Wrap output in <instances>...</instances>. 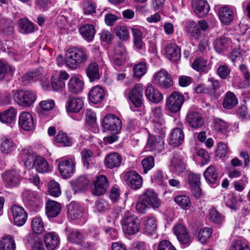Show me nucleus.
Instances as JSON below:
<instances>
[{"label": "nucleus", "mask_w": 250, "mask_h": 250, "mask_svg": "<svg viewBox=\"0 0 250 250\" xmlns=\"http://www.w3.org/2000/svg\"><path fill=\"white\" fill-rule=\"evenodd\" d=\"M36 170L40 173L47 172L49 171V166L46 160L40 156L36 157L34 162Z\"/></svg>", "instance_id": "a18cd8bd"}, {"label": "nucleus", "mask_w": 250, "mask_h": 250, "mask_svg": "<svg viewBox=\"0 0 250 250\" xmlns=\"http://www.w3.org/2000/svg\"><path fill=\"white\" fill-rule=\"evenodd\" d=\"M214 127L218 132L225 134L229 128V124L225 121L220 119H216L214 121Z\"/></svg>", "instance_id": "680f3d73"}, {"label": "nucleus", "mask_w": 250, "mask_h": 250, "mask_svg": "<svg viewBox=\"0 0 250 250\" xmlns=\"http://www.w3.org/2000/svg\"><path fill=\"white\" fill-rule=\"evenodd\" d=\"M147 204L156 209L159 208L161 202L157 194L152 189H147L141 195Z\"/></svg>", "instance_id": "2eb2a0df"}, {"label": "nucleus", "mask_w": 250, "mask_h": 250, "mask_svg": "<svg viewBox=\"0 0 250 250\" xmlns=\"http://www.w3.org/2000/svg\"><path fill=\"white\" fill-rule=\"evenodd\" d=\"M15 68L4 60H0V81L3 80L9 75H13Z\"/></svg>", "instance_id": "ea45409f"}, {"label": "nucleus", "mask_w": 250, "mask_h": 250, "mask_svg": "<svg viewBox=\"0 0 250 250\" xmlns=\"http://www.w3.org/2000/svg\"><path fill=\"white\" fill-rule=\"evenodd\" d=\"M11 211L15 224L18 226L23 225L25 223L27 217V214L23 208L15 205L12 206Z\"/></svg>", "instance_id": "a211bd4d"}, {"label": "nucleus", "mask_w": 250, "mask_h": 250, "mask_svg": "<svg viewBox=\"0 0 250 250\" xmlns=\"http://www.w3.org/2000/svg\"><path fill=\"white\" fill-rule=\"evenodd\" d=\"M75 163L73 158L61 161L58 164V167L61 176L64 179L71 177L75 170Z\"/></svg>", "instance_id": "f8f14e48"}, {"label": "nucleus", "mask_w": 250, "mask_h": 250, "mask_svg": "<svg viewBox=\"0 0 250 250\" xmlns=\"http://www.w3.org/2000/svg\"><path fill=\"white\" fill-rule=\"evenodd\" d=\"M200 178V175L195 173L189 174L188 178L189 188L196 198H199L201 194Z\"/></svg>", "instance_id": "aec40b11"}, {"label": "nucleus", "mask_w": 250, "mask_h": 250, "mask_svg": "<svg viewBox=\"0 0 250 250\" xmlns=\"http://www.w3.org/2000/svg\"><path fill=\"white\" fill-rule=\"evenodd\" d=\"M166 57L172 62L179 60L181 57V50L175 43H169L165 48Z\"/></svg>", "instance_id": "4be33fe9"}, {"label": "nucleus", "mask_w": 250, "mask_h": 250, "mask_svg": "<svg viewBox=\"0 0 250 250\" xmlns=\"http://www.w3.org/2000/svg\"><path fill=\"white\" fill-rule=\"evenodd\" d=\"M128 97L135 107H141L144 104L143 85L140 83L135 84L129 92Z\"/></svg>", "instance_id": "9b49d317"}, {"label": "nucleus", "mask_w": 250, "mask_h": 250, "mask_svg": "<svg viewBox=\"0 0 250 250\" xmlns=\"http://www.w3.org/2000/svg\"><path fill=\"white\" fill-rule=\"evenodd\" d=\"M212 233V230L209 227H204L201 228L198 233V238L199 241L204 243L207 240L210 238Z\"/></svg>", "instance_id": "69168bd1"}, {"label": "nucleus", "mask_w": 250, "mask_h": 250, "mask_svg": "<svg viewBox=\"0 0 250 250\" xmlns=\"http://www.w3.org/2000/svg\"><path fill=\"white\" fill-rule=\"evenodd\" d=\"M154 131L156 134H149L146 148L148 151L155 153L162 152L165 149V143L163 137L165 135L163 127H154Z\"/></svg>", "instance_id": "f03ea898"}, {"label": "nucleus", "mask_w": 250, "mask_h": 250, "mask_svg": "<svg viewBox=\"0 0 250 250\" xmlns=\"http://www.w3.org/2000/svg\"><path fill=\"white\" fill-rule=\"evenodd\" d=\"M104 91L100 86L93 87L89 93L90 101L93 104H98L101 102L104 97Z\"/></svg>", "instance_id": "c756f323"}, {"label": "nucleus", "mask_w": 250, "mask_h": 250, "mask_svg": "<svg viewBox=\"0 0 250 250\" xmlns=\"http://www.w3.org/2000/svg\"><path fill=\"white\" fill-rule=\"evenodd\" d=\"M153 83L164 89L168 88L173 84L170 74L164 69H161L155 74L153 78Z\"/></svg>", "instance_id": "0eeeda50"}, {"label": "nucleus", "mask_w": 250, "mask_h": 250, "mask_svg": "<svg viewBox=\"0 0 250 250\" xmlns=\"http://www.w3.org/2000/svg\"><path fill=\"white\" fill-rule=\"evenodd\" d=\"M94 189L93 193L95 195L101 196L104 194L109 187V183L104 175H99L93 182Z\"/></svg>", "instance_id": "4468645a"}, {"label": "nucleus", "mask_w": 250, "mask_h": 250, "mask_svg": "<svg viewBox=\"0 0 250 250\" xmlns=\"http://www.w3.org/2000/svg\"><path fill=\"white\" fill-rule=\"evenodd\" d=\"M83 82L76 76L72 77L69 80L68 88L70 92L78 94L81 92L83 88Z\"/></svg>", "instance_id": "473e14b6"}, {"label": "nucleus", "mask_w": 250, "mask_h": 250, "mask_svg": "<svg viewBox=\"0 0 250 250\" xmlns=\"http://www.w3.org/2000/svg\"><path fill=\"white\" fill-rule=\"evenodd\" d=\"M147 69L146 62L138 63L133 67L134 75L137 78H140L146 73Z\"/></svg>", "instance_id": "e2e57ef3"}, {"label": "nucleus", "mask_w": 250, "mask_h": 250, "mask_svg": "<svg viewBox=\"0 0 250 250\" xmlns=\"http://www.w3.org/2000/svg\"><path fill=\"white\" fill-rule=\"evenodd\" d=\"M83 106V101L80 98H70L66 104L67 111L72 113H78Z\"/></svg>", "instance_id": "bb28decb"}, {"label": "nucleus", "mask_w": 250, "mask_h": 250, "mask_svg": "<svg viewBox=\"0 0 250 250\" xmlns=\"http://www.w3.org/2000/svg\"><path fill=\"white\" fill-rule=\"evenodd\" d=\"M163 115L161 108L159 106L152 108L150 118L152 122L154 123V127H160L162 126Z\"/></svg>", "instance_id": "a19ab883"}, {"label": "nucleus", "mask_w": 250, "mask_h": 250, "mask_svg": "<svg viewBox=\"0 0 250 250\" xmlns=\"http://www.w3.org/2000/svg\"><path fill=\"white\" fill-rule=\"evenodd\" d=\"M114 31L117 37L121 41H127L130 38L129 32L125 26H117L114 28Z\"/></svg>", "instance_id": "5fc2aeb1"}, {"label": "nucleus", "mask_w": 250, "mask_h": 250, "mask_svg": "<svg viewBox=\"0 0 250 250\" xmlns=\"http://www.w3.org/2000/svg\"><path fill=\"white\" fill-rule=\"evenodd\" d=\"M186 29L187 32L190 34V36L196 39H199L201 36V31L198 25L193 21L187 22Z\"/></svg>", "instance_id": "c03bdc74"}, {"label": "nucleus", "mask_w": 250, "mask_h": 250, "mask_svg": "<svg viewBox=\"0 0 250 250\" xmlns=\"http://www.w3.org/2000/svg\"><path fill=\"white\" fill-rule=\"evenodd\" d=\"M44 241L48 250H54L59 245L60 238L55 232H48L45 234Z\"/></svg>", "instance_id": "2f4dec72"}, {"label": "nucleus", "mask_w": 250, "mask_h": 250, "mask_svg": "<svg viewBox=\"0 0 250 250\" xmlns=\"http://www.w3.org/2000/svg\"><path fill=\"white\" fill-rule=\"evenodd\" d=\"M42 72L43 69L38 68L33 71L27 73L22 77L21 83L25 85L37 81L42 77Z\"/></svg>", "instance_id": "c85d7f7f"}, {"label": "nucleus", "mask_w": 250, "mask_h": 250, "mask_svg": "<svg viewBox=\"0 0 250 250\" xmlns=\"http://www.w3.org/2000/svg\"><path fill=\"white\" fill-rule=\"evenodd\" d=\"M238 103V100L234 94L228 91L223 102V106L226 109H231Z\"/></svg>", "instance_id": "de8ad7c7"}, {"label": "nucleus", "mask_w": 250, "mask_h": 250, "mask_svg": "<svg viewBox=\"0 0 250 250\" xmlns=\"http://www.w3.org/2000/svg\"><path fill=\"white\" fill-rule=\"evenodd\" d=\"M2 177L5 186L8 188L17 186L21 180L20 170L15 168L5 171L2 174Z\"/></svg>", "instance_id": "6e6552de"}, {"label": "nucleus", "mask_w": 250, "mask_h": 250, "mask_svg": "<svg viewBox=\"0 0 250 250\" xmlns=\"http://www.w3.org/2000/svg\"><path fill=\"white\" fill-rule=\"evenodd\" d=\"M51 89L56 91H62L65 87L64 82L55 75H53L51 77Z\"/></svg>", "instance_id": "052dcab7"}, {"label": "nucleus", "mask_w": 250, "mask_h": 250, "mask_svg": "<svg viewBox=\"0 0 250 250\" xmlns=\"http://www.w3.org/2000/svg\"><path fill=\"white\" fill-rule=\"evenodd\" d=\"M48 192L52 196L58 197L61 194L59 184L54 180L51 181L48 185Z\"/></svg>", "instance_id": "338daca9"}, {"label": "nucleus", "mask_w": 250, "mask_h": 250, "mask_svg": "<svg viewBox=\"0 0 250 250\" xmlns=\"http://www.w3.org/2000/svg\"><path fill=\"white\" fill-rule=\"evenodd\" d=\"M123 178L127 185L134 189L140 188L143 184V178L136 171L130 170L125 171Z\"/></svg>", "instance_id": "1a4fd4ad"}, {"label": "nucleus", "mask_w": 250, "mask_h": 250, "mask_svg": "<svg viewBox=\"0 0 250 250\" xmlns=\"http://www.w3.org/2000/svg\"><path fill=\"white\" fill-rule=\"evenodd\" d=\"M174 200L175 202L183 209H188L190 207V200L189 197L187 195H178L175 197Z\"/></svg>", "instance_id": "4d7b16f0"}, {"label": "nucleus", "mask_w": 250, "mask_h": 250, "mask_svg": "<svg viewBox=\"0 0 250 250\" xmlns=\"http://www.w3.org/2000/svg\"><path fill=\"white\" fill-rule=\"evenodd\" d=\"M86 72L91 82L100 78L99 67L98 64L95 62H92L88 65Z\"/></svg>", "instance_id": "49530a36"}, {"label": "nucleus", "mask_w": 250, "mask_h": 250, "mask_svg": "<svg viewBox=\"0 0 250 250\" xmlns=\"http://www.w3.org/2000/svg\"><path fill=\"white\" fill-rule=\"evenodd\" d=\"M55 106L54 101L52 99H47L41 101L39 104L40 108L38 109L39 114L52 110Z\"/></svg>", "instance_id": "bf43d9fd"}, {"label": "nucleus", "mask_w": 250, "mask_h": 250, "mask_svg": "<svg viewBox=\"0 0 250 250\" xmlns=\"http://www.w3.org/2000/svg\"><path fill=\"white\" fill-rule=\"evenodd\" d=\"M31 228L35 233L40 234L44 231L43 222L41 217H36L32 220Z\"/></svg>", "instance_id": "6e6d98bb"}, {"label": "nucleus", "mask_w": 250, "mask_h": 250, "mask_svg": "<svg viewBox=\"0 0 250 250\" xmlns=\"http://www.w3.org/2000/svg\"><path fill=\"white\" fill-rule=\"evenodd\" d=\"M145 95L150 101L156 104L160 103L163 99L161 92L152 84L146 87Z\"/></svg>", "instance_id": "b1692460"}, {"label": "nucleus", "mask_w": 250, "mask_h": 250, "mask_svg": "<svg viewBox=\"0 0 250 250\" xmlns=\"http://www.w3.org/2000/svg\"><path fill=\"white\" fill-rule=\"evenodd\" d=\"M225 204L227 207L235 211L239 209L241 205L246 203L245 201L238 200L236 197L233 195L229 194L226 197Z\"/></svg>", "instance_id": "79ce46f5"}, {"label": "nucleus", "mask_w": 250, "mask_h": 250, "mask_svg": "<svg viewBox=\"0 0 250 250\" xmlns=\"http://www.w3.org/2000/svg\"><path fill=\"white\" fill-rule=\"evenodd\" d=\"M61 205L54 201L48 200L46 203L45 213L48 217L55 218L57 217L61 211Z\"/></svg>", "instance_id": "a878e982"}, {"label": "nucleus", "mask_w": 250, "mask_h": 250, "mask_svg": "<svg viewBox=\"0 0 250 250\" xmlns=\"http://www.w3.org/2000/svg\"><path fill=\"white\" fill-rule=\"evenodd\" d=\"M186 121L192 128L200 127L204 124V119L201 114L194 110H190L188 112Z\"/></svg>", "instance_id": "6ab92c4d"}, {"label": "nucleus", "mask_w": 250, "mask_h": 250, "mask_svg": "<svg viewBox=\"0 0 250 250\" xmlns=\"http://www.w3.org/2000/svg\"><path fill=\"white\" fill-rule=\"evenodd\" d=\"M19 125L23 130L26 131L33 130L35 127L33 116L27 112H23L20 114Z\"/></svg>", "instance_id": "dca6fc26"}, {"label": "nucleus", "mask_w": 250, "mask_h": 250, "mask_svg": "<svg viewBox=\"0 0 250 250\" xmlns=\"http://www.w3.org/2000/svg\"><path fill=\"white\" fill-rule=\"evenodd\" d=\"M88 58V55L83 49L70 48L66 50L65 63L70 69H76L84 64Z\"/></svg>", "instance_id": "f257e3e1"}, {"label": "nucleus", "mask_w": 250, "mask_h": 250, "mask_svg": "<svg viewBox=\"0 0 250 250\" xmlns=\"http://www.w3.org/2000/svg\"><path fill=\"white\" fill-rule=\"evenodd\" d=\"M17 110L11 107L3 112L0 113V121L1 123L11 124L15 122L17 115Z\"/></svg>", "instance_id": "4c0bfd02"}, {"label": "nucleus", "mask_w": 250, "mask_h": 250, "mask_svg": "<svg viewBox=\"0 0 250 250\" xmlns=\"http://www.w3.org/2000/svg\"><path fill=\"white\" fill-rule=\"evenodd\" d=\"M79 32L84 40L91 42L94 38L96 31L93 25L83 24L79 28Z\"/></svg>", "instance_id": "7c9ffc66"}, {"label": "nucleus", "mask_w": 250, "mask_h": 250, "mask_svg": "<svg viewBox=\"0 0 250 250\" xmlns=\"http://www.w3.org/2000/svg\"><path fill=\"white\" fill-rule=\"evenodd\" d=\"M184 97L179 92H173L167 100L166 107L172 113L179 111L184 102Z\"/></svg>", "instance_id": "9d476101"}, {"label": "nucleus", "mask_w": 250, "mask_h": 250, "mask_svg": "<svg viewBox=\"0 0 250 250\" xmlns=\"http://www.w3.org/2000/svg\"><path fill=\"white\" fill-rule=\"evenodd\" d=\"M122 157L117 152L108 154L105 157L104 162L106 167L112 169L119 167L122 163Z\"/></svg>", "instance_id": "5701e85b"}, {"label": "nucleus", "mask_w": 250, "mask_h": 250, "mask_svg": "<svg viewBox=\"0 0 250 250\" xmlns=\"http://www.w3.org/2000/svg\"><path fill=\"white\" fill-rule=\"evenodd\" d=\"M167 176L161 170H157L151 177L152 183L161 186L167 185Z\"/></svg>", "instance_id": "603ef678"}, {"label": "nucleus", "mask_w": 250, "mask_h": 250, "mask_svg": "<svg viewBox=\"0 0 250 250\" xmlns=\"http://www.w3.org/2000/svg\"><path fill=\"white\" fill-rule=\"evenodd\" d=\"M140 221L135 215L126 212L122 221L123 229L128 235H133L140 229Z\"/></svg>", "instance_id": "7ed1b4c3"}, {"label": "nucleus", "mask_w": 250, "mask_h": 250, "mask_svg": "<svg viewBox=\"0 0 250 250\" xmlns=\"http://www.w3.org/2000/svg\"><path fill=\"white\" fill-rule=\"evenodd\" d=\"M55 140L62 146H69L72 145V140L65 133L60 132L56 136Z\"/></svg>", "instance_id": "0e129e2a"}, {"label": "nucleus", "mask_w": 250, "mask_h": 250, "mask_svg": "<svg viewBox=\"0 0 250 250\" xmlns=\"http://www.w3.org/2000/svg\"><path fill=\"white\" fill-rule=\"evenodd\" d=\"M13 98L19 105L29 107L36 101L37 96L33 91L20 90L14 94Z\"/></svg>", "instance_id": "39448f33"}, {"label": "nucleus", "mask_w": 250, "mask_h": 250, "mask_svg": "<svg viewBox=\"0 0 250 250\" xmlns=\"http://www.w3.org/2000/svg\"><path fill=\"white\" fill-rule=\"evenodd\" d=\"M88 183V179L84 176H80L70 182L71 187L75 192L83 191L86 189Z\"/></svg>", "instance_id": "f704fd0d"}, {"label": "nucleus", "mask_w": 250, "mask_h": 250, "mask_svg": "<svg viewBox=\"0 0 250 250\" xmlns=\"http://www.w3.org/2000/svg\"><path fill=\"white\" fill-rule=\"evenodd\" d=\"M102 126L104 130L110 131L113 134H118L122 129V123L119 117L115 115L109 114L104 118Z\"/></svg>", "instance_id": "20e7f679"}, {"label": "nucleus", "mask_w": 250, "mask_h": 250, "mask_svg": "<svg viewBox=\"0 0 250 250\" xmlns=\"http://www.w3.org/2000/svg\"><path fill=\"white\" fill-rule=\"evenodd\" d=\"M19 31L22 34H29L34 32L33 23L27 19H21L19 21Z\"/></svg>", "instance_id": "37998d69"}, {"label": "nucleus", "mask_w": 250, "mask_h": 250, "mask_svg": "<svg viewBox=\"0 0 250 250\" xmlns=\"http://www.w3.org/2000/svg\"><path fill=\"white\" fill-rule=\"evenodd\" d=\"M68 216L72 219H78L83 215V208L77 202H71L67 206Z\"/></svg>", "instance_id": "cd10ccee"}, {"label": "nucleus", "mask_w": 250, "mask_h": 250, "mask_svg": "<svg viewBox=\"0 0 250 250\" xmlns=\"http://www.w3.org/2000/svg\"><path fill=\"white\" fill-rule=\"evenodd\" d=\"M15 248L14 240L10 235L3 237L0 240V250H14Z\"/></svg>", "instance_id": "864d4df0"}, {"label": "nucleus", "mask_w": 250, "mask_h": 250, "mask_svg": "<svg viewBox=\"0 0 250 250\" xmlns=\"http://www.w3.org/2000/svg\"><path fill=\"white\" fill-rule=\"evenodd\" d=\"M192 8L199 17L206 16L209 12V6L206 0H192Z\"/></svg>", "instance_id": "412c9836"}, {"label": "nucleus", "mask_w": 250, "mask_h": 250, "mask_svg": "<svg viewBox=\"0 0 250 250\" xmlns=\"http://www.w3.org/2000/svg\"><path fill=\"white\" fill-rule=\"evenodd\" d=\"M230 42L229 39L226 36L218 38L214 43V48L217 52L221 53L228 47Z\"/></svg>", "instance_id": "09e8293b"}, {"label": "nucleus", "mask_w": 250, "mask_h": 250, "mask_svg": "<svg viewBox=\"0 0 250 250\" xmlns=\"http://www.w3.org/2000/svg\"><path fill=\"white\" fill-rule=\"evenodd\" d=\"M22 197L25 204L31 211H36L40 207L41 199L37 192L25 189L23 192Z\"/></svg>", "instance_id": "423d86ee"}, {"label": "nucleus", "mask_w": 250, "mask_h": 250, "mask_svg": "<svg viewBox=\"0 0 250 250\" xmlns=\"http://www.w3.org/2000/svg\"><path fill=\"white\" fill-rule=\"evenodd\" d=\"M173 230L181 244L185 246L189 245L191 242V239L186 228L183 225L179 224L175 225Z\"/></svg>", "instance_id": "ddd939ff"}, {"label": "nucleus", "mask_w": 250, "mask_h": 250, "mask_svg": "<svg viewBox=\"0 0 250 250\" xmlns=\"http://www.w3.org/2000/svg\"><path fill=\"white\" fill-rule=\"evenodd\" d=\"M67 232V237L68 241L76 244H82L84 243V235L77 229L68 230L65 229Z\"/></svg>", "instance_id": "c9c22d12"}, {"label": "nucleus", "mask_w": 250, "mask_h": 250, "mask_svg": "<svg viewBox=\"0 0 250 250\" xmlns=\"http://www.w3.org/2000/svg\"><path fill=\"white\" fill-rule=\"evenodd\" d=\"M143 222L145 231L150 234L153 233L157 228V221L155 216L152 215L145 216Z\"/></svg>", "instance_id": "58836bf2"}, {"label": "nucleus", "mask_w": 250, "mask_h": 250, "mask_svg": "<svg viewBox=\"0 0 250 250\" xmlns=\"http://www.w3.org/2000/svg\"><path fill=\"white\" fill-rule=\"evenodd\" d=\"M192 67L200 72H207L208 70V61L202 57L197 58L192 62Z\"/></svg>", "instance_id": "3c124183"}, {"label": "nucleus", "mask_w": 250, "mask_h": 250, "mask_svg": "<svg viewBox=\"0 0 250 250\" xmlns=\"http://www.w3.org/2000/svg\"><path fill=\"white\" fill-rule=\"evenodd\" d=\"M170 167L172 170L180 174L183 173L185 168L184 158L180 152H175L170 161Z\"/></svg>", "instance_id": "f3484780"}, {"label": "nucleus", "mask_w": 250, "mask_h": 250, "mask_svg": "<svg viewBox=\"0 0 250 250\" xmlns=\"http://www.w3.org/2000/svg\"><path fill=\"white\" fill-rule=\"evenodd\" d=\"M218 16L221 22L228 25L233 21L234 12L230 7L224 6L220 8Z\"/></svg>", "instance_id": "393cba45"}, {"label": "nucleus", "mask_w": 250, "mask_h": 250, "mask_svg": "<svg viewBox=\"0 0 250 250\" xmlns=\"http://www.w3.org/2000/svg\"><path fill=\"white\" fill-rule=\"evenodd\" d=\"M229 250H250V248L244 241L237 240L231 243Z\"/></svg>", "instance_id": "774afa93"}, {"label": "nucleus", "mask_w": 250, "mask_h": 250, "mask_svg": "<svg viewBox=\"0 0 250 250\" xmlns=\"http://www.w3.org/2000/svg\"><path fill=\"white\" fill-rule=\"evenodd\" d=\"M184 137L185 135L182 129L180 127L175 128L171 132L170 143L175 146H178L183 143Z\"/></svg>", "instance_id": "72a5a7b5"}, {"label": "nucleus", "mask_w": 250, "mask_h": 250, "mask_svg": "<svg viewBox=\"0 0 250 250\" xmlns=\"http://www.w3.org/2000/svg\"><path fill=\"white\" fill-rule=\"evenodd\" d=\"M204 176L206 180L211 185H215L218 183V174L213 165L209 166L204 171Z\"/></svg>", "instance_id": "e433bc0d"}, {"label": "nucleus", "mask_w": 250, "mask_h": 250, "mask_svg": "<svg viewBox=\"0 0 250 250\" xmlns=\"http://www.w3.org/2000/svg\"><path fill=\"white\" fill-rule=\"evenodd\" d=\"M15 146L11 139L3 138L0 145V150L2 153L8 154L12 151Z\"/></svg>", "instance_id": "13d9d810"}, {"label": "nucleus", "mask_w": 250, "mask_h": 250, "mask_svg": "<svg viewBox=\"0 0 250 250\" xmlns=\"http://www.w3.org/2000/svg\"><path fill=\"white\" fill-rule=\"evenodd\" d=\"M13 31V25L11 21L0 16V34L9 35Z\"/></svg>", "instance_id": "8fccbe9b"}]
</instances>
